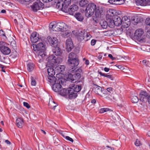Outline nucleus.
Returning a JSON list of instances; mask_svg holds the SVG:
<instances>
[{"mask_svg":"<svg viewBox=\"0 0 150 150\" xmlns=\"http://www.w3.org/2000/svg\"><path fill=\"white\" fill-rule=\"evenodd\" d=\"M45 43L41 42L38 43V52H38V58L40 59V62H43L44 58L45 57Z\"/></svg>","mask_w":150,"mask_h":150,"instance_id":"obj_1","label":"nucleus"},{"mask_svg":"<svg viewBox=\"0 0 150 150\" xmlns=\"http://www.w3.org/2000/svg\"><path fill=\"white\" fill-rule=\"evenodd\" d=\"M62 61V59L61 57L54 55H51L48 58V64L52 67H54L57 64H59Z\"/></svg>","mask_w":150,"mask_h":150,"instance_id":"obj_2","label":"nucleus"},{"mask_svg":"<svg viewBox=\"0 0 150 150\" xmlns=\"http://www.w3.org/2000/svg\"><path fill=\"white\" fill-rule=\"evenodd\" d=\"M37 36V32H34L32 33L30 37L31 41L33 43L32 45V47H33V53L35 56H37L38 54V44L37 43L38 42V37Z\"/></svg>","mask_w":150,"mask_h":150,"instance_id":"obj_3","label":"nucleus"},{"mask_svg":"<svg viewBox=\"0 0 150 150\" xmlns=\"http://www.w3.org/2000/svg\"><path fill=\"white\" fill-rule=\"evenodd\" d=\"M87 7L91 9L93 12H95V15L96 17L99 16L100 14L102 13V11L100 10V8L96 5L94 4L93 3H91L89 4L87 6Z\"/></svg>","mask_w":150,"mask_h":150,"instance_id":"obj_4","label":"nucleus"},{"mask_svg":"<svg viewBox=\"0 0 150 150\" xmlns=\"http://www.w3.org/2000/svg\"><path fill=\"white\" fill-rule=\"evenodd\" d=\"M74 61L75 62V63L74 64L75 65H78L79 63V61L77 55L74 53L71 52L69 55L68 62H71H71Z\"/></svg>","mask_w":150,"mask_h":150,"instance_id":"obj_5","label":"nucleus"},{"mask_svg":"<svg viewBox=\"0 0 150 150\" xmlns=\"http://www.w3.org/2000/svg\"><path fill=\"white\" fill-rule=\"evenodd\" d=\"M0 51L4 54L8 55L11 52L10 49L5 45V43L3 42H0Z\"/></svg>","mask_w":150,"mask_h":150,"instance_id":"obj_6","label":"nucleus"},{"mask_svg":"<svg viewBox=\"0 0 150 150\" xmlns=\"http://www.w3.org/2000/svg\"><path fill=\"white\" fill-rule=\"evenodd\" d=\"M121 12L113 9H110L107 12V17L108 18H111L112 17H114L117 15H120Z\"/></svg>","mask_w":150,"mask_h":150,"instance_id":"obj_7","label":"nucleus"},{"mask_svg":"<svg viewBox=\"0 0 150 150\" xmlns=\"http://www.w3.org/2000/svg\"><path fill=\"white\" fill-rule=\"evenodd\" d=\"M139 100L145 102L147 101L148 98L149 96V94L146 91H141L139 93Z\"/></svg>","mask_w":150,"mask_h":150,"instance_id":"obj_8","label":"nucleus"},{"mask_svg":"<svg viewBox=\"0 0 150 150\" xmlns=\"http://www.w3.org/2000/svg\"><path fill=\"white\" fill-rule=\"evenodd\" d=\"M144 31L142 29H138L134 33V37L138 41H140L142 40V36Z\"/></svg>","mask_w":150,"mask_h":150,"instance_id":"obj_9","label":"nucleus"},{"mask_svg":"<svg viewBox=\"0 0 150 150\" xmlns=\"http://www.w3.org/2000/svg\"><path fill=\"white\" fill-rule=\"evenodd\" d=\"M82 72V69H79L75 74L72 75V79H73L72 81L73 83L76 82V81H74V80H78L81 77V74Z\"/></svg>","mask_w":150,"mask_h":150,"instance_id":"obj_10","label":"nucleus"},{"mask_svg":"<svg viewBox=\"0 0 150 150\" xmlns=\"http://www.w3.org/2000/svg\"><path fill=\"white\" fill-rule=\"evenodd\" d=\"M93 90L94 92L98 95H100L101 96H104L105 94L104 92L103 93H102L103 91L102 88L99 86H98L96 84H93Z\"/></svg>","mask_w":150,"mask_h":150,"instance_id":"obj_11","label":"nucleus"},{"mask_svg":"<svg viewBox=\"0 0 150 150\" xmlns=\"http://www.w3.org/2000/svg\"><path fill=\"white\" fill-rule=\"evenodd\" d=\"M48 42L52 47H57L58 42L57 39L55 38H53L52 39L50 37L48 36L47 38Z\"/></svg>","mask_w":150,"mask_h":150,"instance_id":"obj_12","label":"nucleus"},{"mask_svg":"<svg viewBox=\"0 0 150 150\" xmlns=\"http://www.w3.org/2000/svg\"><path fill=\"white\" fill-rule=\"evenodd\" d=\"M56 27L58 28V31H64L68 28L67 25L63 22L57 23Z\"/></svg>","mask_w":150,"mask_h":150,"instance_id":"obj_13","label":"nucleus"},{"mask_svg":"<svg viewBox=\"0 0 150 150\" xmlns=\"http://www.w3.org/2000/svg\"><path fill=\"white\" fill-rule=\"evenodd\" d=\"M122 20L123 24L122 26L125 28L128 27L130 25V19L127 16H124Z\"/></svg>","mask_w":150,"mask_h":150,"instance_id":"obj_14","label":"nucleus"},{"mask_svg":"<svg viewBox=\"0 0 150 150\" xmlns=\"http://www.w3.org/2000/svg\"><path fill=\"white\" fill-rule=\"evenodd\" d=\"M60 81L62 82L61 80L60 79H58L57 80V82H59V83H56L53 85L52 89L54 91L59 92L61 90L62 86L60 83Z\"/></svg>","mask_w":150,"mask_h":150,"instance_id":"obj_15","label":"nucleus"},{"mask_svg":"<svg viewBox=\"0 0 150 150\" xmlns=\"http://www.w3.org/2000/svg\"><path fill=\"white\" fill-rule=\"evenodd\" d=\"M66 49L68 52H70L73 47V44L71 38L68 39L66 42Z\"/></svg>","mask_w":150,"mask_h":150,"instance_id":"obj_16","label":"nucleus"},{"mask_svg":"<svg viewBox=\"0 0 150 150\" xmlns=\"http://www.w3.org/2000/svg\"><path fill=\"white\" fill-rule=\"evenodd\" d=\"M69 88L71 91L78 92L81 89V86L78 85H75L74 84H72L70 85Z\"/></svg>","mask_w":150,"mask_h":150,"instance_id":"obj_17","label":"nucleus"},{"mask_svg":"<svg viewBox=\"0 0 150 150\" xmlns=\"http://www.w3.org/2000/svg\"><path fill=\"white\" fill-rule=\"evenodd\" d=\"M78 9V7L76 5H71L70 8L67 9V12L69 14L71 15H73L74 12L77 11Z\"/></svg>","mask_w":150,"mask_h":150,"instance_id":"obj_18","label":"nucleus"},{"mask_svg":"<svg viewBox=\"0 0 150 150\" xmlns=\"http://www.w3.org/2000/svg\"><path fill=\"white\" fill-rule=\"evenodd\" d=\"M63 4V2H62V1L61 0L60 1L56 4V8L59 9L61 10L62 11L65 13L67 12V10H65Z\"/></svg>","mask_w":150,"mask_h":150,"instance_id":"obj_19","label":"nucleus"},{"mask_svg":"<svg viewBox=\"0 0 150 150\" xmlns=\"http://www.w3.org/2000/svg\"><path fill=\"white\" fill-rule=\"evenodd\" d=\"M113 19H114V24H115V26H119L122 24H123V23H122V20L121 18L118 16H115L114 18H113Z\"/></svg>","mask_w":150,"mask_h":150,"instance_id":"obj_20","label":"nucleus"},{"mask_svg":"<svg viewBox=\"0 0 150 150\" xmlns=\"http://www.w3.org/2000/svg\"><path fill=\"white\" fill-rule=\"evenodd\" d=\"M55 71H56V73H58L57 74V75L58 73L63 72L64 71L65 67L63 65H59L55 67Z\"/></svg>","mask_w":150,"mask_h":150,"instance_id":"obj_21","label":"nucleus"},{"mask_svg":"<svg viewBox=\"0 0 150 150\" xmlns=\"http://www.w3.org/2000/svg\"><path fill=\"white\" fill-rule=\"evenodd\" d=\"M148 0H135V2L137 5L146 6L148 5Z\"/></svg>","mask_w":150,"mask_h":150,"instance_id":"obj_22","label":"nucleus"},{"mask_svg":"<svg viewBox=\"0 0 150 150\" xmlns=\"http://www.w3.org/2000/svg\"><path fill=\"white\" fill-rule=\"evenodd\" d=\"M86 33L84 31H80L79 32L77 35V38L79 41H83Z\"/></svg>","mask_w":150,"mask_h":150,"instance_id":"obj_23","label":"nucleus"},{"mask_svg":"<svg viewBox=\"0 0 150 150\" xmlns=\"http://www.w3.org/2000/svg\"><path fill=\"white\" fill-rule=\"evenodd\" d=\"M47 72L49 76H54L56 72L55 71L54 67H50L47 69Z\"/></svg>","mask_w":150,"mask_h":150,"instance_id":"obj_24","label":"nucleus"},{"mask_svg":"<svg viewBox=\"0 0 150 150\" xmlns=\"http://www.w3.org/2000/svg\"><path fill=\"white\" fill-rule=\"evenodd\" d=\"M16 125L19 128L22 127L23 124V119L21 118H17L16 120Z\"/></svg>","mask_w":150,"mask_h":150,"instance_id":"obj_25","label":"nucleus"},{"mask_svg":"<svg viewBox=\"0 0 150 150\" xmlns=\"http://www.w3.org/2000/svg\"><path fill=\"white\" fill-rule=\"evenodd\" d=\"M85 13L86 16L87 17H91L94 14V12H93V11H92L91 9L89 8L87 6L85 10Z\"/></svg>","mask_w":150,"mask_h":150,"instance_id":"obj_26","label":"nucleus"},{"mask_svg":"<svg viewBox=\"0 0 150 150\" xmlns=\"http://www.w3.org/2000/svg\"><path fill=\"white\" fill-rule=\"evenodd\" d=\"M108 2L110 4L121 5L123 4V0H109Z\"/></svg>","mask_w":150,"mask_h":150,"instance_id":"obj_27","label":"nucleus"},{"mask_svg":"<svg viewBox=\"0 0 150 150\" xmlns=\"http://www.w3.org/2000/svg\"><path fill=\"white\" fill-rule=\"evenodd\" d=\"M71 91L70 90H68L69 98L70 99L75 98L77 96V93Z\"/></svg>","mask_w":150,"mask_h":150,"instance_id":"obj_28","label":"nucleus"},{"mask_svg":"<svg viewBox=\"0 0 150 150\" xmlns=\"http://www.w3.org/2000/svg\"><path fill=\"white\" fill-rule=\"evenodd\" d=\"M57 78L54 76H49L48 81L52 85H53L56 83V82Z\"/></svg>","mask_w":150,"mask_h":150,"instance_id":"obj_29","label":"nucleus"},{"mask_svg":"<svg viewBox=\"0 0 150 150\" xmlns=\"http://www.w3.org/2000/svg\"><path fill=\"white\" fill-rule=\"evenodd\" d=\"M62 36L64 38H67L69 37L71 34V31L67 30V29L64 31H62Z\"/></svg>","mask_w":150,"mask_h":150,"instance_id":"obj_30","label":"nucleus"},{"mask_svg":"<svg viewBox=\"0 0 150 150\" xmlns=\"http://www.w3.org/2000/svg\"><path fill=\"white\" fill-rule=\"evenodd\" d=\"M107 23L108 25L111 28H114L115 25L114 24V20L112 19L111 18H109L107 20Z\"/></svg>","mask_w":150,"mask_h":150,"instance_id":"obj_31","label":"nucleus"},{"mask_svg":"<svg viewBox=\"0 0 150 150\" xmlns=\"http://www.w3.org/2000/svg\"><path fill=\"white\" fill-rule=\"evenodd\" d=\"M63 2V5L65 10H67V7L71 4V0H61Z\"/></svg>","mask_w":150,"mask_h":150,"instance_id":"obj_32","label":"nucleus"},{"mask_svg":"<svg viewBox=\"0 0 150 150\" xmlns=\"http://www.w3.org/2000/svg\"><path fill=\"white\" fill-rule=\"evenodd\" d=\"M75 17L79 21H81L83 19V18L81 13H76L74 15Z\"/></svg>","mask_w":150,"mask_h":150,"instance_id":"obj_33","label":"nucleus"},{"mask_svg":"<svg viewBox=\"0 0 150 150\" xmlns=\"http://www.w3.org/2000/svg\"><path fill=\"white\" fill-rule=\"evenodd\" d=\"M57 25V23L54 24L53 23H51L49 25V28L54 31H58V28L56 27Z\"/></svg>","mask_w":150,"mask_h":150,"instance_id":"obj_34","label":"nucleus"},{"mask_svg":"<svg viewBox=\"0 0 150 150\" xmlns=\"http://www.w3.org/2000/svg\"><path fill=\"white\" fill-rule=\"evenodd\" d=\"M100 24L101 27L104 29L107 28L108 25L107 22L104 20H102L100 21Z\"/></svg>","mask_w":150,"mask_h":150,"instance_id":"obj_35","label":"nucleus"},{"mask_svg":"<svg viewBox=\"0 0 150 150\" xmlns=\"http://www.w3.org/2000/svg\"><path fill=\"white\" fill-rule=\"evenodd\" d=\"M68 64L69 65L70 67H72V68H70V69H69V71L70 72H72L75 69V67L77 66L78 65H75L74 63H75V62L74 61L73 62H71V63L70 62H68Z\"/></svg>","mask_w":150,"mask_h":150,"instance_id":"obj_36","label":"nucleus"},{"mask_svg":"<svg viewBox=\"0 0 150 150\" xmlns=\"http://www.w3.org/2000/svg\"><path fill=\"white\" fill-rule=\"evenodd\" d=\"M88 2L86 0H81L79 3V5L82 7H86L88 4Z\"/></svg>","mask_w":150,"mask_h":150,"instance_id":"obj_37","label":"nucleus"},{"mask_svg":"<svg viewBox=\"0 0 150 150\" xmlns=\"http://www.w3.org/2000/svg\"><path fill=\"white\" fill-rule=\"evenodd\" d=\"M98 72L99 74L100 75V76L107 77L110 79L112 80H113L114 79V78L111 75H107L106 74L103 73L101 71H99Z\"/></svg>","mask_w":150,"mask_h":150,"instance_id":"obj_38","label":"nucleus"},{"mask_svg":"<svg viewBox=\"0 0 150 150\" xmlns=\"http://www.w3.org/2000/svg\"><path fill=\"white\" fill-rule=\"evenodd\" d=\"M27 69L30 72L32 71L34 67V65L32 63H29L27 64Z\"/></svg>","mask_w":150,"mask_h":150,"instance_id":"obj_39","label":"nucleus"},{"mask_svg":"<svg viewBox=\"0 0 150 150\" xmlns=\"http://www.w3.org/2000/svg\"><path fill=\"white\" fill-rule=\"evenodd\" d=\"M84 37L83 38V41L86 42L89 40L91 37V36L89 33L86 32L85 35H84Z\"/></svg>","mask_w":150,"mask_h":150,"instance_id":"obj_40","label":"nucleus"},{"mask_svg":"<svg viewBox=\"0 0 150 150\" xmlns=\"http://www.w3.org/2000/svg\"><path fill=\"white\" fill-rule=\"evenodd\" d=\"M60 94L62 96H65L67 95V93H68V91L66 89L64 88L61 89L60 91Z\"/></svg>","mask_w":150,"mask_h":150,"instance_id":"obj_41","label":"nucleus"},{"mask_svg":"<svg viewBox=\"0 0 150 150\" xmlns=\"http://www.w3.org/2000/svg\"><path fill=\"white\" fill-rule=\"evenodd\" d=\"M49 105L50 108H52L54 110L55 107L57 106V105L55 104V103L54 101H51V103L49 102Z\"/></svg>","mask_w":150,"mask_h":150,"instance_id":"obj_42","label":"nucleus"},{"mask_svg":"<svg viewBox=\"0 0 150 150\" xmlns=\"http://www.w3.org/2000/svg\"><path fill=\"white\" fill-rule=\"evenodd\" d=\"M42 0H38V10L43 9L44 7L43 3L41 2Z\"/></svg>","mask_w":150,"mask_h":150,"instance_id":"obj_43","label":"nucleus"},{"mask_svg":"<svg viewBox=\"0 0 150 150\" xmlns=\"http://www.w3.org/2000/svg\"><path fill=\"white\" fill-rule=\"evenodd\" d=\"M132 103H137L139 101L138 98L136 96H133L132 97Z\"/></svg>","mask_w":150,"mask_h":150,"instance_id":"obj_44","label":"nucleus"},{"mask_svg":"<svg viewBox=\"0 0 150 150\" xmlns=\"http://www.w3.org/2000/svg\"><path fill=\"white\" fill-rule=\"evenodd\" d=\"M8 58L3 56H1L0 55V62L5 63H7V60Z\"/></svg>","mask_w":150,"mask_h":150,"instance_id":"obj_45","label":"nucleus"},{"mask_svg":"<svg viewBox=\"0 0 150 150\" xmlns=\"http://www.w3.org/2000/svg\"><path fill=\"white\" fill-rule=\"evenodd\" d=\"M56 50H55V52H54V53L56 55V56H58V55H60L61 54V52L60 51V49L59 48H56Z\"/></svg>","mask_w":150,"mask_h":150,"instance_id":"obj_46","label":"nucleus"},{"mask_svg":"<svg viewBox=\"0 0 150 150\" xmlns=\"http://www.w3.org/2000/svg\"><path fill=\"white\" fill-rule=\"evenodd\" d=\"M110 93H109V94H108L107 95H106L107 96H106L105 98L109 100H112L115 99V98L113 96H112V94L110 95Z\"/></svg>","mask_w":150,"mask_h":150,"instance_id":"obj_47","label":"nucleus"},{"mask_svg":"<svg viewBox=\"0 0 150 150\" xmlns=\"http://www.w3.org/2000/svg\"><path fill=\"white\" fill-rule=\"evenodd\" d=\"M109 109L108 108H101L99 111L100 113H103L104 112H107L109 110Z\"/></svg>","mask_w":150,"mask_h":150,"instance_id":"obj_48","label":"nucleus"},{"mask_svg":"<svg viewBox=\"0 0 150 150\" xmlns=\"http://www.w3.org/2000/svg\"><path fill=\"white\" fill-rule=\"evenodd\" d=\"M113 89L109 87L107 89V90L108 91V93H106V95L109 93H112L113 92Z\"/></svg>","mask_w":150,"mask_h":150,"instance_id":"obj_49","label":"nucleus"},{"mask_svg":"<svg viewBox=\"0 0 150 150\" xmlns=\"http://www.w3.org/2000/svg\"><path fill=\"white\" fill-rule=\"evenodd\" d=\"M0 36L2 37H4L6 38V36L3 30H0Z\"/></svg>","mask_w":150,"mask_h":150,"instance_id":"obj_50","label":"nucleus"},{"mask_svg":"<svg viewBox=\"0 0 150 150\" xmlns=\"http://www.w3.org/2000/svg\"><path fill=\"white\" fill-rule=\"evenodd\" d=\"M145 22L146 24L147 25L150 26V18H147L146 19Z\"/></svg>","mask_w":150,"mask_h":150,"instance_id":"obj_51","label":"nucleus"},{"mask_svg":"<svg viewBox=\"0 0 150 150\" xmlns=\"http://www.w3.org/2000/svg\"><path fill=\"white\" fill-rule=\"evenodd\" d=\"M32 81L31 82V84L32 86H35L36 85V81L34 79L33 77H31Z\"/></svg>","mask_w":150,"mask_h":150,"instance_id":"obj_52","label":"nucleus"},{"mask_svg":"<svg viewBox=\"0 0 150 150\" xmlns=\"http://www.w3.org/2000/svg\"><path fill=\"white\" fill-rule=\"evenodd\" d=\"M99 18L98 17H96L95 16V17H94L93 18V23H97L98 22V18Z\"/></svg>","mask_w":150,"mask_h":150,"instance_id":"obj_53","label":"nucleus"},{"mask_svg":"<svg viewBox=\"0 0 150 150\" xmlns=\"http://www.w3.org/2000/svg\"><path fill=\"white\" fill-rule=\"evenodd\" d=\"M135 144L137 146H139L141 145V143L140 141L138 140H137L135 143Z\"/></svg>","mask_w":150,"mask_h":150,"instance_id":"obj_54","label":"nucleus"},{"mask_svg":"<svg viewBox=\"0 0 150 150\" xmlns=\"http://www.w3.org/2000/svg\"><path fill=\"white\" fill-rule=\"evenodd\" d=\"M65 138L67 140H69L72 142H73L74 141V140L72 138L68 136H66Z\"/></svg>","mask_w":150,"mask_h":150,"instance_id":"obj_55","label":"nucleus"},{"mask_svg":"<svg viewBox=\"0 0 150 150\" xmlns=\"http://www.w3.org/2000/svg\"><path fill=\"white\" fill-rule=\"evenodd\" d=\"M23 104L24 106L28 108H30V106L28 103L26 102H24Z\"/></svg>","mask_w":150,"mask_h":150,"instance_id":"obj_56","label":"nucleus"},{"mask_svg":"<svg viewBox=\"0 0 150 150\" xmlns=\"http://www.w3.org/2000/svg\"><path fill=\"white\" fill-rule=\"evenodd\" d=\"M96 40H92L91 42V45L92 46H94L96 43Z\"/></svg>","mask_w":150,"mask_h":150,"instance_id":"obj_57","label":"nucleus"},{"mask_svg":"<svg viewBox=\"0 0 150 150\" xmlns=\"http://www.w3.org/2000/svg\"><path fill=\"white\" fill-rule=\"evenodd\" d=\"M16 42L14 40H13L11 42V45L13 47H16Z\"/></svg>","mask_w":150,"mask_h":150,"instance_id":"obj_58","label":"nucleus"},{"mask_svg":"<svg viewBox=\"0 0 150 150\" xmlns=\"http://www.w3.org/2000/svg\"><path fill=\"white\" fill-rule=\"evenodd\" d=\"M52 0H42V1L44 3H47L50 2Z\"/></svg>","mask_w":150,"mask_h":150,"instance_id":"obj_59","label":"nucleus"},{"mask_svg":"<svg viewBox=\"0 0 150 150\" xmlns=\"http://www.w3.org/2000/svg\"><path fill=\"white\" fill-rule=\"evenodd\" d=\"M147 36L150 38V30H149L147 31Z\"/></svg>","mask_w":150,"mask_h":150,"instance_id":"obj_60","label":"nucleus"},{"mask_svg":"<svg viewBox=\"0 0 150 150\" xmlns=\"http://www.w3.org/2000/svg\"><path fill=\"white\" fill-rule=\"evenodd\" d=\"M110 70V69L107 67H105L104 69V70L105 71L107 72H108Z\"/></svg>","mask_w":150,"mask_h":150,"instance_id":"obj_61","label":"nucleus"},{"mask_svg":"<svg viewBox=\"0 0 150 150\" xmlns=\"http://www.w3.org/2000/svg\"><path fill=\"white\" fill-rule=\"evenodd\" d=\"M54 3L53 4L54 5H55V4H56L57 3L60 2L59 1V0H54V1H53V2H54Z\"/></svg>","mask_w":150,"mask_h":150,"instance_id":"obj_62","label":"nucleus"},{"mask_svg":"<svg viewBox=\"0 0 150 150\" xmlns=\"http://www.w3.org/2000/svg\"><path fill=\"white\" fill-rule=\"evenodd\" d=\"M5 142L8 144H11V142L8 140H5Z\"/></svg>","mask_w":150,"mask_h":150,"instance_id":"obj_63","label":"nucleus"},{"mask_svg":"<svg viewBox=\"0 0 150 150\" xmlns=\"http://www.w3.org/2000/svg\"><path fill=\"white\" fill-rule=\"evenodd\" d=\"M40 132L41 133H43L45 134H46V133L45 132V131L43 130L42 129H40Z\"/></svg>","mask_w":150,"mask_h":150,"instance_id":"obj_64","label":"nucleus"}]
</instances>
